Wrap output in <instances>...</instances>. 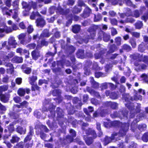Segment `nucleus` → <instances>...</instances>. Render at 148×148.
Returning <instances> with one entry per match:
<instances>
[{
    "label": "nucleus",
    "instance_id": "4c0bfd02",
    "mask_svg": "<svg viewBox=\"0 0 148 148\" xmlns=\"http://www.w3.org/2000/svg\"><path fill=\"white\" fill-rule=\"evenodd\" d=\"M106 76V74L100 72H96L95 73V76L97 78H98L100 77H105Z\"/></svg>",
    "mask_w": 148,
    "mask_h": 148
},
{
    "label": "nucleus",
    "instance_id": "39448f33",
    "mask_svg": "<svg viewBox=\"0 0 148 148\" xmlns=\"http://www.w3.org/2000/svg\"><path fill=\"white\" fill-rule=\"evenodd\" d=\"M56 66L57 67L52 69L53 72L55 73H60L62 72L61 68H64V65L62 60L56 61Z\"/></svg>",
    "mask_w": 148,
    "mask_h": 148
},
{
    "label": "nucleus",
    "instance_id": "bb28decb",
    "mask_svg": "<svg viewBox=\"0 0 148 148\" xmlns=\"http://www.w3.org/2000/svg\"><path fill=\"white\" fill-rule=\"evenodd\" d=\"M20 0H14L12 2V5L13 6V10H18Z\"/></svg>",
    "mask_w": 148,
    "mask_h": 148
},
{
    "label": "nucleus",
    "instance_id": "6e6d98bb",
    "mask_svg": "<svg viewBox=\"0 0 148 148\" xmlns=\"http://www.w3.org/2000/svg\"><path fill=\"white\" fill-rule=\"evenodd\" d=\"M70 133L71 134V136L74 138L76 136V132L73 129H71L69 131Z\"/></svg>",
    "mask_w": 148,
    "mask_h": 148
},
{
    "label": "nucleus",
    "instance_id": "cd10ccee",
    "mask_svg": "<svg viewBox=\"0 0 148 148\" xmlns=\"http://www.w3.org/2000/svg\"><path fill=\"white\" fill-rule=\"evenodd\" d=\"M56 112L58 117L61 118L64 116L62 110L60 107H57L56 109Z\"/></svg>",
    "mask_w": 148,
    "mask_h": 148
},
{
    "label": "nucleus",
    "instance_id": "0e129e2a",
    "mask_svg": "<svg viewBox=\"0 0 148 148\" xmlns=\"http://www.w3.org/2000/svg\"><path fill=\"white\" fill-rule=\"evenodd\" d=\"M123 49L126 50L127 51H130L131 49V47L125 44L122 46Z\"/></svg>",
    "mask_w": 148,
    "mask_h": 148
},
{
    "label": "nucleus",
    "instance_id": "f257e3e1",
    "mask_svg": "<svg viewBox=\"0 0 148 148\" xmlns=\"http://www.w3.org/2000/svg\"><path fill=\"white\" fill-rule=\"evenodd\" d=\"M34 134V130L30 128L27 134L24 139L23 141L18 143L16 144L17 148H31L33 146V141L31 140Z\"/></svg>",
    "mask_w": 148,
    "mask_h": 148
},
{
    "label": "nucleus",
    "instance_id": "58836bf2",
    "mask_svg": "<svg viewBox=\"0 0 148 148\" xmlns=\"http://www.w3.org/2000/svg\"><path fill=\"white\" fill-rule=\"evenodd\" d=\"M86 143L88 145H90L92 143V137H87L85 140Z\"/></svg>",
    "mask_w": 148,
    "mask_h": 148
},
{
    "label": "nucleus",
    "instance_id": "b1692460",
    "mask_svg": "<svg viewBox=\"0 0 148 148\" xmlns=\"http://www.w3.org/2000/svg\"><path fill=\"white\" fill-rule=\"evenodd\" d=\"M48 110L50 111V114L48 115L49 118L50 119H54L55 116V112L54 108L52 107H49Z\"/></svg>",
    "mask_w": 148,
    "mask_h": 148
},
{
    "label": "nucleus",
    "instance_id": "13d9d810",
    "mask_svg": "<svg viewBox=\"0 0 148 148\" xmlns=\"http://www.w3.org/2000/svg\"><path fill=\"white\" fill-rule=\"evenodd\" d=\"M110 96L112 99H115L118 97L117 95L115 92H112L110 95Z\"/></svg>",
    "mask_w": 148,
    "mask_h": 148
},
{
    "label": "nucleus",
    "instance_id": "5fc2aeb1",
    "mask_svg": "<svg viewBox=\"0 0 148 148\" xmlns=\"http://www.w3.org/2000/svg\"><path fill=\"white\" fill-rule=\"evenodd\" d=\"M146 127V125L145 124H143L138 125V128L139 130L143 131L145 130Z\"/></svg>",
    "mask_w": 148,
    "mask_h": 148
},
{
    "label": "nucleus",
    "instance_id": "69168bd1",
    "mask_svg": "<svg viewBox=\"0 0 148 148\" xmlns=\"http://www.w3.org/2000/svg\"><path fill=\"white\" fill-rule=\"evenodd\" d=\"M26 35L25 33H22L20 34L18 36V38L19 40L25 39Z\"/></svg>",
    "mask_w": 148,
    "mask_h": 148
},
{
    "label": "nucleus",
    "instance_id": "09e8293b",
    "mask_svg": "<svg viewBox=\"0 0 148 148\" xmlns=\"http://www.w3.org/2000/svg\"><path fill=\"white\" fill-rule=\"evenodd\" d=\"M65 137L67 139L69 143L73 142V141L74 137L71 136L70 135H67Z\"/></svg>",
    "mask_w": 148,
    "mask_h": 148
},
{
    "label": "nucleus",
    "instance_id": "9b49d317",
    "mask_svg": "<svg viewBox=\"0 0 148 148\" xmlns=\"http://www.w3.org/2000/svg\"><path fill=\"white\" fill-rule=\"evenodd\" d=\"M21 69L23 72L29 75L30 74L32 71V69L31 68L27 66V65L26 64H23L21 66Z\"/></svg>",
    "mask_w": 148,
    "mask_h": 148
},
{
    "label": "nucleus",
    "instance_id": "49530a36",
    "mask_svg": "<svg viewBox=\"0 0 148 148\" xmlns=\"http://www.w3.org/2000/svg\"><path fill=\"white\" fill-rule=\"evenodd\" d=\"M140 15V12L138 10H136L133 12L132 16L136 18H138L139 17Z\"/></svg>",
    "mask_w": 148,
    "mask_h": 148
},
{
    "label": "nucleus",
    "instance_id": "a211bd4d",
    "mask_svg": "<svg viewBox=\"0 0 148 148\" xmlns=\"http://www.w3.org/2000/svg\"><path fill=\"white\" fill-rule=\"evenodd\" d=\"M51 35L49 32V29H44L40 34V36L41 38H48Z\"/></svg>",
    "mask_w": 148,
    "mask_h": 148
},
{
    "label": "nucleus",
    "instance_id": "052dcab7",
    "mask_svg": "<svg viewBox=\"0 0 148 148\" xmlns=\"http://www.w3.org/2000/svg\"><path fill=\"white\" fill-rule=\"evenodd\" d=\"M116 46L114 45L111 46L110 48L109 51L110 53H112L115 51L116 49Z\"/></svg>",
    "mask_w": 148,
    "mask_h": 148
},
{
    "label": "nucleus",
    "instance_id": "473e14b6",
    "mask_svg": "<svg viewBox=\"0 0 148 148\" xmlns=\"http://www.w3.org/2000/svg\"><path fill=\"white\" fill-rule=\"evenodd\" d=\"M21 4L23 8L29 9V10H30V5L27 2L23 1L22 2Z\"/></svg>",
    "mask_w": 148,
    "mask_h": 148
},
{
    "label": "nucleus",
    "instance_id": "e433bc0d",
    "mask_svg": "<svg viewBox=\"0 0 148 148\" xmlns=\"http://www.w3.org/2000/svg\"><path fill=\"white\" fill-rule=\"evenodd\" d=\"M5 66L7 67H9V70L12 72L14 71V68L13 66V65L10 63H7L5 65Z\"/></svg>",
    "mask_w": 148,
    "mask_h": 148
},
{
    "label": "nucleus",
    "instance_id": "7c9ffc66",
    "mask_svg": "<svg viewBox=\"0 0 148 148\" xmlns=\"http://www.w3.org/2000/svg\"><path fill=\"white\" fill-rule=\"evenodd\" d=\"M53 47H54L55 50L54 53H52L51 51H48L46 53V55L47 57L49 56H54L57 53V47L55 45H53Z\"/></svg>",
    "mask_w": 148,
    "mask_h": 148
},
{
    "label": "nucleus",
    "instance_id": "5701e85b",
    "mask_svg": "<svg viewBox=\"0 0 148 148\" xmlns=\"http://www.w3.org/2000/svg\"><path fill=\"white\" fill-rule=\"evenodd\" d=\"M66 108L69 115H72L75 112V108L73 106L70 105L69 106H67Z\"/></svg>",
    "mask_w": 148,
    "mask_h": 148
},
{
    "label": "nucleus",
    "instance_id": "ddd939ff",
    "mask_svg": "<svg viewBox=\"0 0 148 148\" xmlns=\"http://www.w3.org/2000/svg\"><path fill=\"white\" fill-rule=\"evenodd\" d=\"M48 44V41H46L45 38H43L40 40V43L37 42L36 47L41 49L43 46H47Z\"/></svg>",
    "mask_w": 148,
    "mask_h": 148
},
{
    "label": "nucleus",
    "instance_id": "1a4fd4ad",
    "mask_svg": "<svg viewBox=\"0 0 148 148\" xmlns=\"http://www.w3.org/2000/svg\"><path fill=\"white\" fill-rule=\"evenodd\" d=\"M51 94L53 96H58L56 98L53 99L54 100L62 101V97L61 96V92L59 89H54L52 91Z\"/></svg>",
    "mask_w": 148,
    "mask_h": 148
},
{
    "label": "nucleus",
    "instance_id": "a878e982",
    "mask_svg": "<svg viewBox=\"0 0 148 148\" xmlns=\"http://www.w3.org/2000/svg\"><path fill=\"white\" fill-rule=\"evenodd\" d=\"M20 138L16 134H14L12 136L11 139L10 140V142L12 144L18 143L20 140Z\"/></svg>",
    "mask_w": 148,
    "mask_h": 148
},
{
    "label": "nucleus",
    "instance_id": "72a5a7b5",
    "mask_svg": "<svg viewBox=\"0 0 148 148\" xmlns=\"http://www.w3.org/2000/svg\"><path fill=\"white\" fill-rule=\"evenodd\" d=\"M37 45L34 43H32L28 44L26 45V47L29 49H33L36 48Z\"/></svg>",
    "mask_w": 148,
    "mask_h": 148
},
{
    "label": "nucleus",
    "instance_id": "ea45409f",
    "mask_svg": "<svg viewBox=\"0 0 148 148\" xmlns=\"http://www.w3.org/2000/svg\"><path fill=\"white\" fill-rule=\"evenodd\" d=\"M59 42L61 45V48L64 49H65L66 45H65V42L64 40L63 39L60 40L59 41Z\"/></svg>",
    "mask_w": 148,
    "mask_h": 148
},
{
    "label": "nucleus",
    "instance_id": "c03bdc74",
    "mask_svg": "<svg viewBox=\"0 0 148 148\" xmlns=\"http://www.w3.org/2000/svg\"><path fill=\"white\" fill-rule=\"evenodd\" d=\"M108 104L111 107L112 109H115L118 106V104L114 102H109Z\"/></svg>",
    "mask_w": 148,
    "mask_h": 148
},
{
    "label": "nucleus",
    "instance_id": "423d86ee",
    "mask_svg": "<svg viewBox=\"0 0 148 148\" xmlns=\"http://www.w3.org/2000/svg\"><path fill=\"white\" fill-rule=\"evenodd\" d=\"M40 49L36 47V48L31 52V54L33 60H36L40 57Z\"/></svg>",
    "mask_w": 148,
    "mask_h": 148
},
{
    "label": "nucleus",
    "instance_id": "aec40b11",
    "mask_svg": "<svg viewBox=\"0 0 148 148\" xmlns=\"http://www.w3.org/2000/svg\"><path fill=\"white\" fill-rule=\"evenodd\" d=\"M11 61L13 63H20L23 62V59L21 57L16 56L12 58Z\"/></svg>",
    "mask_w": 148,
    "mask_h": 148
},
{
    "label": "nucleus",
    "instance_id": "680f3d73",
    "mask_svg": "<svg viewBox=\"0 0 148 148\" xmlns=\"http://www.w3.org/2000/svg\"><path fill=\"white\" fill-rule=\"evenodd\" d=\"M101 18V16L100 15H95L94 19V21L95 22H97L100 21Z\"/></svg>",
    "mask_w": 148,
    "mask_h": 148
},
{
    "label": "nucleus",
    "instance_id": "f3484780",
    "mask_svg": "<svg viewBox=\"0 0 148 148\" xmlns=\"http://www.w3.org/2000/svg\"><path fill=\"white\" fill-rule=\"evenodd\" d=\"M129 125L128 124H125L122 126V130L119 131L120 134L123 136L125 134L126 131L129 129Z\"/></svg>",
    "mask_w": 148,
    "mask_h": 148
},
{
    "label": "nucleus",
    "instance_id": "c9c22d12",
    "mask_svg": "<svg viewBox=\"0 0 148 148\" xmlns=\"http://www.w3.org/2000/svg\"><path fill=\"white\" fill-rule=\"evenodd\" d=\"M34 30L33 26L31 25H29L27 28V32L28 34L32 33Z\"/></svg>",
    "mask_w": 148,
    "mask_h": 148
},
{
    "label": "nucleus",
    "instance_id": "393cba45",
    "mask_svg": "<svg viewBox=\"0 0 148 148\" xmlns=\"http://www.w3.org/2000/svg\"><path fill=\"white\" fill-rule=\"evenodd\" d=\"M76 55L77 58H83L84 57V50L82 49H79L76 53Z\"/></svg>",
    "mask_w": 148,
    "mask_h": 148
},
{
    "label": "nucleus",
    "instance_id": "338daca9",
    "mask_svg": "<svg viewBox=\"0 0 148 148\" xmlns=\"http://www.w3.org/2000/svg\"><path fill=\"white\" fill-rule=\"evenodd\" d=\"M46 135L44 132L42 131H41L40 132V137L41 138L44 140L46 137Z\"/></svg>",
    "mask_w": 148,
    "mask_h": 148
},
{
    "label": "nucleus",
    "instance_id": "8fccbe9b",
    "mask_svg": "<svg viewBox=\"0 0 148 148\" xmlns=\"http://www.w3.org/2000/svg\"><path fill=\"white\" fill-rule=\"evenodd\" d=\"M23 54L25 55V58H28L29 57V51L26 49H24L23 50L22 55Z\"/></svg>",
    "mask_w": 148,
    "mask_h": 148
},
{
    "label": "nucleus",
    "instance_id": "f03ea898",
    "mask_svg": "<svg viewBox=\"0 0 148 148\" xmlns=\"http://www.w3.org/2000/svg\"><path fill=\"white\" fill-rule=\"evenodd\" d=\"M134 58L137 60L134 63V65L136 66L135 69L137 71H140L141 70H144L146 69V66L141 64L140 62L142 61L148 65V56H145L143 58L141 55L136 54L134 56Z\"/></svg>",
    "mask_w": 148,
    "mask_h": 148
},
{
    "label": "nucleus",
    "instance_id": "0eeeda50",
    "mask_svg": "<svg viewBox=\"0 0 148 148\" xmlns=\"http://www.w3.org/2000/svg\"><path fill=\"white\" fill-rule=\"evenodd\" d=\"M35 23L36 26L40 28L43 27L46 24L45 20L44 18L42 16L36 19Z\"/></svg>",
    "mask_w": 148,
    "mask_h": 148
},
{
    "label": "nucleus",
    "instance_id": "20e7f679",
    "mask_svg": "<svg viewBox=\"0 0 148 148\" xmlns=\"http://www.w3.org/2000/svg\"><path fill=\"white\" fill-rule=\"evenodd\" d=\"M14 56V52L11 51L6 56L5 53L3 51L0 52V58L4 62H9L10 59L13 57Z\"/></svg>",
    "mask_w": 148,
    "mask_h": 148
},
{
    "label": "nucleus",
    "instance_id": "9d476101",
    "mask_svg": "<svg viewBox=\"0 0 148 148\" xmlns=\"http://www.w3.org/2000/svg\"><path fill=\"white\" fill-rule=\"evenodd\" d=\"M103 37V40L106 42H107L110 40V36L107 34L101 31L99 34L98 39L101 40Z\"/></svg>",
    "mask_w": 148,
    "mask_h": 148
},
{
    "label": "nucleus",
    "instance_id": "4d7b16f0",
    "mask_svg": "<svg viewBox=\"0 0 148 148\" xmlns=\"http://www.w3.org/2000/svg\"><path fill=\"white\" fill-rule=\"evenodd\" d=\"M8 130L10 132H12L14 130V125L12 123H10L8 127Z\"/></svg>",
    "mask_w": 148,
    "mask_h": 148
},
{
    "label": "nucleus",
    "instance_id": "6ab92c4d",
    "mask_svg": "<svg viewBox=\"0 0 148 148\" xmlns=\"http://www.w3.org/2000/svg\"><path fill=\"white\" fill-rule=\"evenodd\" d=\"M16 131L21 135L25 134L26 129L25 127H23L20 126H18L16 129Z\"/></svg>",
    "mask_w": 148,
    "mask_h": 148
},
{
    "label": "nucleus",
    "instance_id": "c85d7f7f",
    "mask_svg": "<svg viewBox=\"0 0 148 148\" xmlns=\"http://www.w3.org/2000/svg\"><path fill=\"white\" fill-rule=\"evenodd\" d=\"M36 16L39 17H41L42 16L38 11H37L36 12L33 11L30 17V18L32 20H34L35 19V17Z\"/></svg>",
    "mask_w": 148,
    "mask_h": 148
},
{
    "label": "nucleus",
    "instance_id": "c756f323",
    "mask_svg": "<svg viewBox=\"0 0 148 148\" xmlns=\"http://www.w3.org/2000/svg\"><path fill=\"white\" fill-rule=\"evenodd\" d=\"M17 93L19 96L22 97L24 96L25 94V88H20L17 90Z\"/></svg>",
    "mask_w": 148,
    "mask_h": 148
},
{
    "label": "nucleus",
    "instance_id": "a19ab883",
    "mask_svg": "<svg viewBox=\"0 0 148 148\" xmlns=\"http://www.w3.org/2000/svg\"><path fill=\"white\" fill-rule=\"evenodd\" d=\"M60 142L61 145L62 146L65 145L69 143L66 137L65 138H63L62 139H61L60 140Z\"/></svg>",
    "mask_w": 148,
    "mask_h": 148
},
{
    "label": "nucleus",
    "instance_id": "864d4df0",
    "mask_svg": "<svg viewBox=\"0 0 148 148\" xmlns=\"http://www.w3.org/2000/svg\"><path fill=\"white\" fill-rule=\"evenodd\" d=\"M143 25V23L140 21H138L135 24V26L136 28L139 29Z\"/></svg>",
    "mask_w": 148,
    "mask_h": 148
},
{
    "label": "nucleus",
    "instance_id": "4468645a",
    "mask_svg": "<svg viewBox=\"0 0 148 148\" xmlns=\"http://www.w3.org/2000/svg\"><path fill=\"white\" fill-rule=\"evenodd\" d=\"M10 96V94L7 93H5L4 94H2L0 97V100L3 103H7L9 99Z\"/></svg>",
    "mask_w": 148,
    "mask_h": 148
},
{
    "label": "nucleus",
    "instance_id": "79ce46f5",
    "mask_svg": "<svg viewBox=\"0 0 148 148\" xmlns=\"http://www.w3.org/2000/svg\"><path fill=\"white\" fill-rule=\"evenodd\" d=\"M21 104H20V105H14V106L13 107V110L15 112H18L21 111V110H16V108H20L21 107Z\"/></svg>",
    "mask_w": 148,
    "mask_h": 148
},
{
    "label": "nucleus",
    "instance_id": "2eb2a0df",
    "mask_svg": "<svg viewBox=\"0 0 148 148\" xmlns=\"http://www.w3.org/2000/svg\"><path fill=\"white\" fill-rule=\"evenodd\" d=\"M64 50L69 54H71L74 53L76 50V48L72 45H66L65 49Z\"/></svg>",
    "mask_w": 148,
    "mask_h": 148
},
{
    "label": "nucleus",
    "instance_id": "dca6fc26",
    "mask_svg": "<svg viewBox=\"0 0 148 148\" xmlns=\"http://www.w3.org/2000/svg\"><path fill=\"white\" fill-rule=\"evenodd\" d=\"M57 10L60 14L66 16L70 12V10L69 9L65 10L61 7L58 8Z\"/></svg>",
    "mask_w": 148,
    "mask_h": 148
},
{
    "label": "nucleus",
    "instance_id": "603ef678",
    "mask_svg": "<svg viewBox=\"0 0 148 148\" xmlns=\"http://www.w3.org/2000/svg\"><path fill=\"white\" fill-rule=\"evenodd\" d=\"M121 38L120 37H117L115 39V42L117 45H120L121 44Z\"/></svg>",
    "mask_w": 148,
    "mask_h": 148
},
{
    "label": "nucleus",
    "instance_id": "37998d69",
    "mask_svg": "<svg viewBox=\"0 0 148 148\" xmlns=\"http://www.w3.org/2000/svg\"><path fill=\"white\" fill-rule=\"evenodd\" d=\"M13 99L14 102L16 103H19L21 101V98L18 96H16L14 97Z\"/></svg>",
    "mask_w": 148,
    "mask_h": 148
},
{
    "label": "nucleus",
    "instance_id": "4be33fe9",
    "mask_svg": "<svg viewBox=\"0 0 148 148\" xmlns=\"http://www.w3.org/2000/svg\"><path fill=\"white\" fill-rule=\"evenodd\" d=\"M81 29V26L78 24H75L72 26V30L75 34L78 33Z\"/></svg>",
    "mask_w": 148,
    "mask_h": 148
},
{
    "label": "nucleus",
    "instance_id": "2f4dec72",
    "mask_svg": "<svg viewBox=\"0 0 148 148\" xmlns=\"http://www.w3.org/2000/svg\"><path fill=\"white\" fill-rule=\"evenodd\" d=\"M8 43L9 45L11 46L13 48H15L16 47V45H17L16 41L14 39H11L8 41Z\"/></svg>",
    "mask_w": 148,
    "mask_h": 148
},
{
    "label": "nucleus",
    "instance_id": "412c9836",
    "mask_svg": "<svg viewBox=\"0 0 148 148\" xmlns=\"http://www.w3.org/2000/svg\"><path fill=\"white\" fill-rule=\"evenodd\" d=\"M82 8L78 5H75L73 8L72 12L73 14H78L81 11Z\"/></svg>",
    "mask_w": 148,
    "mask_h": 148
},
{
    "label": "nucleus",
    "instance_id": "de8ad7c7",
    "mask_svg": "<svg viewBox=\"0 0 148 148\" xmlns=\"http://www.w3.org/2000/svg\"><path fill=\"white\" fill-rule=\"evenodd\" d=\"M142 139L144 142H146L148 141V132L145 133L143 134Z\"/></svg>",
    "mask_w": 148,
    "mask_h": 148
},
{
    "label": "nucleus",
    "instance_id": "774afa93",
    "mask_svg": "<svg viewBox=\"0 0 148 148\" xmlns=\"http://www.w3.org/2000/svg\"><path fill=\"white\" fill-rule=\"evenodd\" d=\"M16 83L18 85H20L22 82V79L21 77H17L15 79Z\"/></svg>",
    "mask_w": 148,
    "mask_h": 148
},
{
    "label": "nucleus",
    "instance_id": "e2e57ef3",
    "mask_svg": "<svg viewBox=\"0 0 148 148\" xmlns=\"http://www.w3.org/2000/svg\"><path fill=\"white\" fill-rule=\"evenodd\" d=\"M130 42L133 48L136 47V43L135 40L133 39H131L130 40Z\"/></svg>",
    "mask_w": 148,
    "mask_h": 148
},
{
    "label": "nucleus",
    "instance_id": "f8f14e48",
    "mask_svg": "<svg viewBox=\"0 0 148 148\" xmlns=\"http://www.w3.org/2000/svg\"><path fill=\"white\" fill-rule=\"evenodd\" d=\"M91 10L88 7H86L84 9L83 12L80 15L81 16L84 18L88 17L90 15Z\"/></svg>",
    "mask_w": 148,
    "mask_h": 148
},
{
    "label": "nucleus",
    "instance_id": "3c124183",
    "mask_svg": "<svg viewBox=\"0 0 148 148\" xmlns=\"http://www.w3.org/2000/svg\"><path fill=\"white\" fill-rule=\"evenodd\" d=\"M125 105L126 106L128 107L129 109L131 110L130 112L131 115H130V118H133L134 116V114L133 113V112H134V109L133 110H132V108H131L130 106L129 107L128 104H126Z\"/></svg>",
    "mask_w": 148,
    "mask_h": 148
},
{
    "label": "nucleus",
    "instance_id": "bf43d9fd",
    "mask_svg": "<svg viewBox=\"0 0 148 148\" xmlns=\"http://www.w3.org/2000/svg\"><path fill=\"white\" fill-rule=\"evenodd\" d=\"M89 99L88 95L87 94H84L83 97V102L84 103L87 102Z\"/></svg>",
    "mask_w": 148,
    "mask_h": 148
},
{
    "label": "nucleus",
    "instance_id": "6e6552de",
    "mask_svg": "<svg viewBox=\"0 0 148 148\" xmlns=\"http://www.w3.org/2000/svg\"><path fill=\"white\" fill-rule=\"evenodd\" d=\"M88 108V109L86 108H84L83 111L87 115V116L85 118V120L88 121H90L91 118L90 114L92 112V107L89 106Z\"/></svg>",
    "mask_w": 148,
    "mask_h": 148
},
{
    "label": "nucleus",
    "instance_id": "f704fd0d",
    "mask_svg": "<svg viewBox=\"0 0 148 148\" xmlns=\"http://www.w3.org/2000/svg\"><path fill=\"white\" fill-rule=\"evenodd\" d=\"M8 88V86L7 84L0 86V90H1L2 93L3 92H5L7 91Z\"/></svg>",
    "mask_w": 148,
    "mask_h": 148
},
{
    "label": "nucleus",
    "instance_id": "a18cd8bd",
    "mask_svg": "<svg viewBox=\"0 0 148 148\" xmlns=\"http://www.w3.org/2000/svg\"><path fill=\"white\" fill-rule=\"evenodd\" d=\"M71 18L69 19L66 22V26H69L70 25L72 22V17H73V15L72 14H70L69 15V16Z\"/></svg>",
    "mask_w": 148,
    "mask_h": 148
},
{
    "label": "nucleus",
    "instance_id": "7ed1b4c3",
    "mask_svg": "<svg viewBox=\"0 0 148 148\" xmlns=\"http://www.w3.org/2000/svg\"><path fill=\"white\" fill-rule=\"evenodd\" d=\"M37 79V77L36 75H33L28 78L29 83L32 86L31 89L32 91H35L36 90H37L40 91V88L36 84H34V82Z\"/></svg>",
    "mask_w": 148,
    "mask_h": 148
}]
</instances>
